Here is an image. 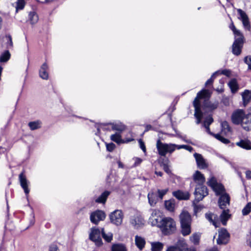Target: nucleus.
<instances>
[{
    "label": "nucleus",
    "instance_id": "1",
    "mask_svg": "<svg viewBox=\"0 0 251 251\" xmlns=\"http://www.w3.org/2000/svg\"><path fill=\"white\" fill-rule=\"evenodd\" d=\"M211 96V93L209 90L203 89L200 91L195 98L194 101L193 105L195 107L194 116L197 119L196 124H199L201 122L202 117V113L201 110V103L200 102V99H204L205 100L204 105L205 107L213 110L216 109L218 106V102L212 103L211 102L206 100L208 99Z\"/></svg>",
    "mask_w": 251,
    "mask_h": 251
},
{
    "label": "nucleus",
    "instance_id": "2",
    "mask_svg": "<svg viewBox=\"0 0 251 251\" xmlns=\"http://www.w3.org/2000/svg\"><path fill=\"white\" fill-rule=\"evenodd\" d=\"M177 145L175 144L164 143L160 139L157 140L156 147L158 154L162 156H165L167 153L171 154L176 149Z\"/></svg>",
    "mask_w": 251,
    "mask_h": 251
},
{
    "label": "nucleus",
    "instance_id": "3",
    "mask_svg": "<svg viewBox=\"0 0 251 251\" xmlns=\"http://www.w3.org/2000/svg\"><path fill=\"white\" fill-rule=\"evenodd\" d=\"M160 228L165 234L172 233L176 229V223L171 218H164Z\"/></svg>",
    "mask_w": 251,
    "mask_h": 251
},
{
    "label": "nucleus",
    "instance_id": "4",
    "mask_svg": "<svg viewBox=\"0 0 251 251\" xmlns=\"http://www.w3.org/2000/svg\"><path fill=\"white\" fill-rule=\"evenodd\" d=\"M109 217L110 221L112 224L120 226L123 223L124 215L121 210L117 209L111 212Z\"/></svg>",
    "mask_w": 251,
    "mask_h": 251
},
{
    "label": "nucleus",
    "instance_id": "5",
    "mask_svg": "<svg viewBox=\"0 0 251 251\" xmlns=\"http://www.w3.org/2000/svg\"><path fill=\"white\" fill-rule=\"evenodd\" d=\"M101 231L96 227H92L89 233V239L95 242L96 246L100 247L102 244V241L100 237Z\"/></svg>",
    "mask_w": 251,
    "mask_h": 251
},
{
    "label": "nucleus",
    "instance_id": "6",
    "mask_svg": "<svg viewBox=\"0 0 251 251\" xmlns=\"http://www.w3.org/2000/svg\"><path fill=\"white\" fill-rule=\"evenodd\" d=\"M208 194V190L205 186L203 185H197L194 192L195 201L198 202L201 201Z\"/></svg>",
    "mask_w": 251,
    "mask_h": 251
},
{
    "label": "nucleus",
    "instance_id": "7",
    "mask_svg": "<svg viewBox=\"0 0 251 251\" xmlns=\"http://www.w3.org/2000/svg\"><path fill=\"white\" fill-rule=\"evenodd\" d=\"M244 42L243 35L235 37L234 42L232 45V53L236 55L240 54Z\"/></svg>",
    "mask_w": 251,
    "mask_h": 251
},
{
    "label": "nucleus",
    "instance_id": "8",
    "mask_svg": "<svg viewBox=\"0 0 251 251\" xmlns=\"http://www.w3.org/2000/svg\"><path fill=\"white\" fill-rule=\"evenodd\" d=\"M207 184L215 192L216 195L222 194L225 191L224 186L221 184L218 183L214 176L211 177L207 181Z\"/></svg>",
    "mask_w": 251,
    "mask_h": 251
},
{
    "label": "nucleus",
    "instance_id": "9",
    "mask_svg": "<svg viewBox=\"0 0 251 251\" xmlns=\"http://www.w3.org/2000/svg\"><path fill=\"white\" fill-rule=\"evenodd\" d=\"M105 217L106 214L104 211L97 210L90 214V220L93 224L98 225L100 221H103Z\"/></svg>",
    "mask_w": 251,
    "mask_h": 251
},
{
    "label": "nucleus",
    "instance_id": "10",
    "mask_svg": "<svg viewBox=\"0 0 251 251\" xmlns=\"http://www.w3.org/2000/svg\"><path fill=\"white\" fill-rule=\"evenodd\" d=\"M237 11L239 15V17L238 18L242 21L244 29L250 31L251 28V26L248 15L245 12L241 9H237Z\"/></svg>",
    "mask_w": 251,
    "mask_h": 251
},
{
    "label": "nucleus",
    "instance_id": "11",
    "mask_svg": "<svg viewBox=\"0 0 251 251\" xmlns=\"http://www.w3.org/2000/svg\"><path fill=\"white\" fill-rule=\"evenodd\" d=\"M229 238V234L225 228H221L218 231V238L217 243L219 245L226 244Z\"/></svg>",
    "mask_w": 251,
    "mask_h": 251
},
{
    "label": "nucleus",
    "instance_id": "12",
    "mask_svg": "<svg viewBox=\"0 0 251 251\" xmlns=\"http://www.w3.org/2000/svg\"><path fill=\"white\" fill-rule=\"evenodd\" d=\"M246 115L242 110H239L234 112L232 115V122L236 125L241 124L242 123L243 118Z\"/></svg>",
    "mask_w": 251,
    "mask_h": 251
},
{
    "label": "nucleus",
    "instance_id": "13",
    "mask_svg": "<svg viewBox=\"0 0 251 251\" xmlns=\"http://www.w3.org/2000/svg\"><path fill=\"white\" fill-rule=\"evenodd\" d=\"M19 179L22 188L24 189L26 195L29 193V189L28 188L29 182L27 180L23 172L19 176Z\"/></svg>",
    "mask_w": 251,
    "mask_h": 251
},
{
    "label": "nucleus",
    "instance_id": "14",
    "mask_svg": "<svg viewBox=\"0 0 251 251\" xmlns=\"http://www.w3.org/2000/svg\"><path fill=\"white\" fill-rule=\"evenodd\" d=\"M130 224L135 228H138L144 225V219L139 215H135L131 218Z\"/></svg>",
    "mask_w": 251,
    "mask_h": 251
},
{
    "label": "nucleus",
    "instance_id": "15",
    "mask_svg": "<svg viewBox=\"0 0 251 251\" xmlns=\"http://www.w3.org/2000/svg\"><path fill=\"white\" fill-rule=\"evenodd\" d=\"M230 197L227 194L222 195L219 200V206L221 209L226 208L229 205Z\"/></svg>",
    "mask_w": 251,
    "mask_h": 251
},
{
    "label": "nucleus",
    "instance_id": "16",
    "mask_svg": "<svg viewBox=\"0 0 251 251\" xmlns=\"http://www.w3.org/2000/svg\"><path fill=\"white\" fill-rule=\"evenodd\" d=\"M194 156L196 160L198 167L201 169H204L208 167V164L205 160L203 158L201 154L195 153Z\"/></svg>",
    "mask_w": 251,
    "mask_h": 251
},
{
    "label": "nucleus",
    "instance_id": "17",
    "mask_svg": "<svg viewBox=\"0 0 251 251\" xmlns=\"http://www.w3.org/2000/svg\"><path fill=\"white\" fill-rule=\"evenodd\" d=\"M205 217L210 223H211L215 227H219L220 222L219 220L217 215L209 212L205 214Z\"/></svg>",
    "mask_w": 251,
    "mask_h": 251
},
{
    "label": "nucleus",
    "instance_id": "18",
    "mask_svg": "<svg viewBox=\"0 0 251 251\" xmlns=\"http://www.w3.org/2000/svg\"><path fill=\"white\" fill-rule=\"evenodd\" d=\"M179 219L181 225L191 224V217L187 211H182L179 215Z\"/></svg>",
    "mask_w": 251,
    "mask_h": 251
},
{
    "label": "nucleus",
    "instance_id": "19",
    "mask_svg": "<svg viewBox=\"0 0 251 251\" xmlns=\"http://www.w3.org/2000/svg\"><path fill=\"white\" fill-rule=\"evenodd\" d=\"M173 195L179 200H187L190 198V194L188 192L177 190L173 192Z\"/></svg>",
    "mask_w": 251,
    "mask_h": 251
},
{
    "label": "nucleus",
    "instance_id": "20",
    "mask_svg": "<svg viewBox=\"0 0 251 251\" xmlns=\"http://www.w3.org/2000/svg\"><path fill=\"white\" fill-rule=\"evenodd\" d=\"M193 178L195 182L197 185H203L205 179L203 175L199 171H196L193 175Z\"/></svg>",
    "mask_w": 251,
    "mask_h": 251
},
{
    "label": "nucleus",
    "instance_id": "21",
    "mask_svg": "<svg viewBox=\"0 0 251 251\" xmlns=\"http://www.w3.org/2000/svg\"><path fill=\"white\" fill-rule=\"evenodd\" d=\"M241 126L247 131L251 130V114H247L244 117Z\"/></svg>",
    "mask_w": 251,
    "mask_h": 251
},
{
    "label": "nucleus",
    "instance_id": "22",
    "mask_svg": "<svg viewBox=\"0 0 251 251\" xmlns=\"http://www.w3.org/2000/svg\"><path fill=\"white\" fill-rule=\"evenodd\" d=\"M186 247L184 240H179L175 246L169 247L166 251H183L182 248Z\"/></svg>",
    "mask_w": 251,
    "mask_h": 251
},
{
    "label": "nucleus",
    "instance_id": "23",
    "mask_svg": "<svg viewBox=\"0 0 251 251\" xmlns=\"http://www.w3.org/2000/svg\"><path fill=\"white\" fill-rule=\"evenodd\" d=\"M223 211L220 216L221 223L224 226L226 225L227 221L230 218L231 215L229 213V210L227 208L222 209Z\"/></svg>",
    "mask_w": 251,
    "mask_h": 251
},
{
    "label": "nucleus",
    "instance_id": "24",
    "mask_svg": "<svg viewBox=\"0 0 251 251\" xmlns=\"http://www.w3.org/2000/svg\"><path fill=\"white\" fill-rule=\"evenodd\" d=\"M148 199L150 205L154 206L158 201L159 198L156 193L151 192L148 195Z\"/></svg>",
    "mask_w": 251,
    "mask_h": 251
},
{
    "label": "nucleus",
    "instance_id": "25",
    "mask_svg": "<svg viewBox=\"0 0 251 251\" xmlns=\"http://www.w3.org/2000/svg\"><path fill=\"white\" fill-rule=\"evenodd\" d=\"M135 243L137 247L141 251L145 247L146 241L144 238L139 235H136L135 237Z\"/></svg>",
    "mask_w": 251,
    "mask_h": 251
},
{
    "label": "nucleus",
    "instance_id": "26",
    "mask_svg": "<svg viewBox=\"0 0 251 251\" xmlns=\"http://www.w3.org/2000/svg\"><path fill=\"white\" fill-rule=\"evenodd\" d=\"M48 69V66L46 63H44L39 70V75L44 79H47L49 77V74L47 72Z\"/></svg>",
    "mask_w": 251,
    "mask_h": 251
},
{
    "label": "nucleus",
    "instance_id": "27",
    "mask_svg": "<svg viewBox=\"0 0 251 251\" xmlns=\"http://www.w3.org/2000/svg\"><path fill=\"white\" fill-rule=\"evenodd\" d=\"M244 106H246L251 100V91L246 90L242 94Z\"/></svg>",
    "mask_w": 251,
    "mask_h": 251
},
{
    "label": "nucleus",
    "instance_id": "28",
    "mask_svg": "<svg viewBox=\"0 0 251 251\" xmlns=\"http://www.w3.org/2000/svg\"><path fill=\"white\" fill-rule=\"evenodd\" d=\"M236 145L245 150H251V142L249 140H241L240 141L237 142Z\"/></svg>",
    "mask_w": 251,
    "mask_h": 251
},
{
    "label": "nucleus",
    "instance_id": "29",
    "mask_svg": "<svg viewBox=\"0 0 251 251\" xmlns=\"http://www.w3.org/2000/svg\"><path fill=\"white\" fill-rule=\"evenodd\" d=\"M155 215H156V213H155ZM163 219V218H162L160 217H156L155 215H154L152 214L151 217L150 218V220L152 225L160 227V225L162 224Z\"/></svg>",
    "mask_w": 251,
    "mask_h": 251
},
{
    "label": "nucleus",
    "instance_id": "30",
    "mask_svg": "<svg viewBox=\"0 0 251 251\" xmlns=\"http://www.w3.org/2000/svg\"><path fill=\"white\" fill-rule=\"evenodd\" d=\"M213 120L211 116H208L206 118V119L204 120L203 126L206 128V131L210 134H212V132H211L209 128V126L213 122Z\"/></svg>",
    "mask_w": 251,
    "mask_h": 251
},
{
    "label": "nucleus",
    "instance_id": "31",
    "mask_svg": "<svg viewBox=\"0 0 251 251\" xmlns=\"http://www.w3.org/2000/svg\"><path fill=\"white\" fill-rule=\"evenodd\" d=\"M110 194L108 191H105L96 200V201L98 203H104L106 201L107 197Z\"/></svg>",
    "mask_w": 251,
    "mask_h": 251
},
{
    "label": "nucleus",
    "instance_id": "32",
    "mask_svg": "<svg viewBox=\"0 0 251 251\" xmlns=\"http://www.w3.org/2000/svg\"><path fill=\"white\" fill-rule=\"evenodd\" d=\"M181 233L183 236L189 235L191 233V224L181 225Z\"/></svg>",
    "mask_w": 251,
    "mask_h": 251
},
{
    "label": "nucleus",
    "instance_id": "33",
    "mask_svg": "<svg viewBox=\"0 0 251 251\" xmlns=\"http://www.w3.org/2000/svg\"><path fill=\"white\" fill-rule=\"evenodd\" d=\"M228 86L232 93L236 92L238 89V86L235 79H231L228 83Z\"/></svg>",
    "mask_w": 251,
    "mask_h": 251
},
{
    "label": "nucleus",
    "instance_id": "34",
    "mask_svg": "<svg viewBox=\"0 0 251 251\" xmlns=\"http://www.w3.org/2000/svg\"><path fill=\"white\" fill-rule=\"evenodd\" d=\"M28 17L31 24L34 25L37 23L39 19L38 16L35 12H29Z\"/></svg>",
    "mask_w": 251,
    "mask_h": 251
},
{
    "label": "nucleus",
    "instance_id": "35",
    "mask_svg": "<svg viewBox=\"0 0 251 251\" xmlns=\"http://www.w3.org/2000/svg\"><path fill=\"white\" fill-rule=\"evenodd\" d=\"M112 251H127L126 246L121 244H114L111 248Z\"/></svg>",
    "mask_w": 251,
    "mask_h": 251
},
{
    "label": "nucleus",
    "instance_id": "36",
    "mask_svg": "<svg viewBox=\"0 0 251 251\" xmlns=\"http://www.w3.org/2000/svg\"><path fill=\"white\" fill-rule=\"evenodd\" d=\"M110 139L117 144H121L123 142V140L122 139L121 135L120 133H116L111 135L110 136Z\"/></svg>",
    "mask_w": 251,
    "mask_h": 251
},
{
    "label": "nucleus",
    "instance_id": "37",
    "mask_svg": "<svg viewBox=\"0 0 251 251\" xmlns=\"http://www.w3.org/2000/svg\"><path fill=\"white\" fill-rule=\"evenodd\" d=\"M11 54L8 50L4 51L0 56V62H7L10 57Z\"/></svg>",
    "mask_w": 251,
    "mask_h": 251
},
{
    "label": "nucleus",
    "instance_id": "38",
    "mask_svg": "<svg viewBox=\"0 0 251 251\" xmlns=\"http://www.w3.org/2000/svg\"><path fill=\"white\" fill-rule=\"evenodd\" d=\"M41 122L39 121L30 122L28 123V126L32 130L38 129L41 127Z\"/></svg>",
    "mask_w": 251,
    "mask_h": 251
},
{
    "label": "nucleus",
    "instance_id": "39",
    "mask_svg": "<svg viewBox=\"0 0 251 251\" xmlns=\"http://www.w3.org/2000/svg\"><path fill=\"white\" fill-rule=\"evenodd\" d=\"M112 129L114 130H117L120 132H122L126 129V126L122 124H113Z\"/></svg>",
    "mask_w": 251,
    "mask_h": 251
},
{
    "label": "nucleus",
    "instance_id": "40",
    "mask_svg": "<svg viewBox=\"0 0 251 251\" xmlns=\"http://www.w3.org/2000/svg\"><path fill=\"white\" fill-rule=\"evenodd\" d=\"M101 235L103 239L107 242H110L112 239L113 234L111 232L106 234L104 232V228L101 229Z\"/></svg>",
    "mask_w": 251,
    "mask_h": 251
},
{
    "label": "nucleus",
    "instance_id": "41",
    "mask_svg": "<svg viewBox=\"0 0 251 251\" xmlns=\"http://www.w3.org/2000/svg\"><path fill=\"white\" fill-rule=\"evenodd\" d=\"M229 28L233 31V32L234 34L235 37L243 35V34L241 33V32L235 27L233 22H231V23L229 25Z\"/></svg>",
    "mask_w": 251,
    "mask_h": 251
},
{
    "label": "nucleus",
    "instance_id": "42",
    "mask_svg": "<svg viewBox=\"0 0 251 251\" xmlns=\"http://www.w3.org/2000/svg\"><path fill=\"white\" fill-rule=\"evenodd\" d=\"M175 203L174 201L171 200L166 201L165 202V206L166 208L170 211H173L175 208Z\"/></svg>",
    "mask_w": 251,
    "mask_h": 251
},
{
    "label": "nucleus",
    "instance_id": "43",
    "mask_svg": "<svg viewBox=\"0 0 251 251\" xmlns=\"http://www.w3.org/2000/svg\"><path fill=\"white\" fill-rule=\"evenodd\" d=\"M152 250L161 251L163 247V244L160 242H154L151 243Z\"/></svg>",
    "mask_w": 251,
    "mask_h": 251
},
{
    "label": "nucleus",
    "instance_id": "44",
    "mask_svg": "<svg viewBox=\"0 0 251 251\" xmlns=\"http://www.w3.org/2000/svg\"><path fill=\"white\" fill-rule=\"evenodd\" d=\"M211 135L214 136L215 138H216L217 139H218V140L220 141L221 142L225 144H227L229 143V140L228 139L224 138L219 134H215L212 133Z\"/></svg>",
    "mask_w": 251,
    "mask_h": 251
},
{
    "label": "nucleus",
    "instance_id": "45",
    "mask_svg": "<svg viewBox=\"0 0 251 251\" xmlns=\"http://www.w3.org/2000/svg\"><path fill=\"white\" fill-rule=\"evenodd\" d=\"M200 236L197 233L193 234L190 237V241L194 244H198L199 242Z\"/></svg>",
    "mask_w": 251,
    "mask_h": 251
},
{
    "label": "nucleus",
    "instance_id": "46",
    "mask_svg": "<svg viewBox=\"0 0 251 251\" xmlns=\"http://www.w3.org/2000/svg\"><path fill=\"white\" fill-rule=\"evenodd\" d=\"M251 210V202L247 203L242 210V214L243 215H248Z\"/></svg>",
    "mask_w": 251,
    "mask_h": 251
},
{
    "label": "nucleus",
    "instance_id": "47",
    "mask_svg": "<svg viewBox=\"0 0 251 251\" xmlns=\"http://www.w3.org/2000/svg\"><path fill=\"white\" fill-rule=\"evenodd\" d=\"M25 5V0H18L16 2V11L23 9Z\"/></svg>",
    "mask_w": 251,
    "mask_h": 251
},
{
    "label": "nucleus",
    "instance_id": "48",
    "mask_svg": "<svg viewBox=\"0 0 251 251\" xmlns=\"http://www.w3.org/2000/svg\"><path fill=\"white\" fill-rule=\"evenodd\" d=\"M169 189L168 188H166L164 189L160 190L158 189L157 190V196L159 199L160 200H162L163 196L166 194V193L168 192Z\"/></svg>",
    "mask_w": 251,
    "mask_h": 251
},
{
    "label": "nucleus",
    "instance_id": "49",
    "mask_svg": "<svg viewBox=\"0 0 251 251\" xmlns=\"http://www.w3.org/2000/svg\"><path fill=\"white\" fill-rule=\"evenodd\" d=\"M6 38L7 40L6 43V48L7 49H11L13 47L12 37L10 35H8L6 36Z\"/></svg>",
    "mask_w": 251,
    "mask_h": 251
},
{
    "label": "nucleus",
    "instance_id": "50",
    "mask_svg": "<svg viewBox=\"0 0 251 251\" xmlns=\"http://www.w3.org/2000/svg\"><path fill=\"white\" fill-rule=\"evenodd\" d=\"M219 73H220V71H217V72H215L212 75L211 77L206 81V82H205V85L207 86V85H208L210 84H212L213 82L214 78L216 77L217 75Z\"/></svg>",
    "mask_w": 251,
    "mask_h": 251
},
{
    "label": "nucleus",
    "instance_id": "51",
    "mask_svg": "<svg viewBox=\"0 0 251 251\" xmlns=\"http://www.w3.org/2000/svg\"><path fill=\"white\" fill-rule=\"evenodd\" d=\"M169 160L166 159L162 164L164 170L168 174H170L171 173V171L169 169Z\"/></svg>",
    "mask_w": 251,
    "mask_h": 251
},
{
    "label": "nucleus",
    "instance_id": "52",
    "mask_svg": "<svg viewBox=\"0 0 251 251\" xmlns=\"http://www.w3.org/2000/svg\"><path fill=\"white\" fill-rule=\"evenodd\" d=\"M177 149H184L189 151H192L193 150V148L191 146L188 145H177L176 148Z\"/></svg>",
    "mask_w": 251,
    "mask_h": 251
},
{
    "label": "nucleus",
    "instance_id": "53",
    "mask_svg": "<svg viewBox=\"0 0 251 251\" xmlns=\"http://www.w3.org/2000/svg\"><path fill=\"white\" fill-rule=\"evenodd\" d=\"M106 149L108 151H112L116 147L115 145L113 143L106 144Z\"/></svg>",
    "mask_w": 251,
    "mask_h": 251
},
{
    "label": "nucleus",
    "instance_id": "54",
    "mask_svg": "<svg viewBox=\"0 0 251 251\" xmlns=\"http://www.w3.org/2000/svg\"><path fill=\"white\" fill-rule=\"evenodd\" d=\"M133 160L134 161V163L133 165V167H136L140 165L142 162V159L139 157H134L133 158Z\"/></svg>",
    "mask_w": 251,
    "mask_h": 251
},
{
    "label": "nucleus",
    "instance_id": "55",
    "mask_svg": "<svg viewBox=\"0 0 251 251\" xmlns=\"http://www.w3.org/2000/svg\"><path fill=\"white\" fill-rule=\"evenodd\" d=\"M244 61L248 65L249 69H251V56L246 57Z\"/></svg>",
    "mask_w": 251,
    "mask_h": 251
},
{
    "label": "nucleus",
    "instance_id": "56",
    "mask_svg": "<svg viewBox=\"0 0 251 251\" xmlns=\"http://www.w3.org/2000/svg\"><path fill=\"white\" fill-rule=\"evenodd\" d=\"M49 251H59V249L56 244H52L49 247Z\"/></svg>",
    "mask_w": 251,
    "mask_h": 251
},
{
    "label": "nucleus",
    "instance_id": "57",
    "mask_svg": "<svg viewBox=\"0 0 251 251\" xmlns=\"http://www.w3.org/2000/svg\"><path fill=\"white\" fill-rule=\"evenodd\" d=\"M139 143L140 148L142 149V150L143 151V152L144 153H146V146L145 145L144 142L141 139H140L139 140Z\"/></svg>",
    "mask_w": 251,
    "mask_h": 251
},
{
    "label": "nucleus",
    "instance_id": "58",
    "mask_svg": "<svg viewBox=\"0 0 251 251\" xmlns=\"http://www.w3.org/2000/svg\"><path fill=\"white\" fill-rule=\"evenodd\" d=\"M222 126L223 128L225 130H226L227 131H229L230 130V127L227 123V122L224 121L222 123Z\"/></svg>",
    "mask_w": 251,
    "mask_h": 251
},
{
    "label": "nucleus",
    "instance_id": "59",
    "mask_svg": "<svg viewBox=\"0 0 251 251\" xmlns=\"http://www.w3.org/2000/svg\"><path fill=\"white\" fill-rule=\"evenodd\" d=\"M196 201H194L193 202V205H194V210L195 214L199 212L201 209V207L200 205H197L195 204V202Z\"/></svg>",
    "mask_w": 251,
    "mask_h": 251
},
{
    "label": "nucleus",
    "instance_id": "60",
    "mask_svg": "<svg viewBox=\"0 0 251 251\" xmlns=\"http://www.w3.org/2000/svg\"><path fill=\"white\" fill-rule=\"evenodd\" d=\"M220 71V73L217 74V75H220V74H223L226 76H229L230 74V72L227 70H224L223 71Z\"/></svg>",
    "mask_w": 251,
    "mask_h": 251
},
{
    "label": "nucleus",
    "instance_id": "61",
    "mask_svg": "<svg viewBox=\"0 0 251 251\" xmlns=\"http://www.w3.org/2000/svg\"><path fill=\"white\" fill-rule=\"evenodd\" d=\"M246 177L247 179H251V171L248 170L245 173Z\"/></svg>",
    "mask_w": 251,
    "mask_h": 251
},
{
    "label": "nucleus",
    "instance_id": "62",
    "mask_svg": "<svg viewBox=\"0 0 251 251\" xmlns=\"http://www.w3.org/2000/svg\"><path fill=\"white\" fill-rule=\"evenodd\" d=\"M134 140V139L133 138H126L123 140V143H127L130 142H131Z\"/></svg>",
    "mask_w": 251,
    "mask_h": 251
},
{
    "label": "nucleus",
    "instance_id": "63",
    "mask_svg": "<svg viewBox=\"0 0 251 251\" xmlns=\"http://www.w3.org/2000/svg\"><path fill=\"white\" fill-rule=\"evenodd\" d=\"M182 250L183 251H196L195 249H185V247L184 248H182Z\"/></svg>",
    "mask_w": 251,
    "mask_h": 251
},
{
    "label": "nucleus",
    "instance_id": "64",
    "mask_svg": "<svg viewBox=\"0 0 251 251\" xmlns=\"http://www.w3.org/2000/svg\"><path fill=\"white\" fill-rule=\"evenodd\" d=\"M152 128V126L151 125H148L146 126V129H145V131H148L149 130L151 129Z\"/></svg>",
    "mask_w": 251,
    "mask_h": 251
}]
</instances>
